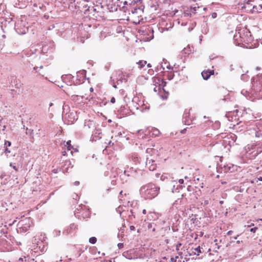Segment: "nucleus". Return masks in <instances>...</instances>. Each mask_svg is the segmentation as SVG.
<instances>
[{"label":"nucleus","instance_id":"8fccbe9b","mask_svg":"<svg viewBox=\"0 0 262 262\" xmlns=\"http://www.w3.org/2000/svg\"><path fill=\"white\" fill-rule=\"evenodd\" d=\"M240 242H240L239 241H237V242H236L237 244H239V243H240Z\"/></svg>","mask_w":262,"mask_h":262},{"label":"nucleus","instance_id":"aec40b11","mask_svg":"<svg viewBox=\"0 0 262 262\" xmlns=\"http://www.w3.org/2000/svg\"><path fill=\"white\" fill-rule=\"evenodd\" d=\"M153 150H153V149H152V148H147V149H146V152H147V153H148V154H151V152H152Z\"/></svg>","mask_w":262,"mask_h":262},{"label":"nucleus","instance_id":"4468645a","mask_svg":"<svg viewBox=\"0 0 262 262\" xmlns=\"http://www.w3.org/2000/svg\"><path fill=\"white\" fill-rule=\"evenodd\" d=\"M202 253V251L201 250V248H200V246H198V247L194 248V249H193L192 251V253L194 254V255H196L197 256H199L200 253Z\"/></svg>","mask_w":262,"mask_h":262},{"label":"nucleus","instance_id":"c03bdc74","mask_svg":"<svg viewBox=\"0 0 262 262\" xmlns=\"http://www.w3.org/2000/svg\"><path fill=\"white\" fill-rule=\"evenodd\" d=\"M90 91L91 92H93V89L92 88H90Z\"/></svg>","mask_w":262,"mask_h":262},{"label":"nucleus","instance_id":"2eb2a0df","mask_svg":"<svg viewBox=\"0 0 262 262\" xmlns=\"http://www.w3.org/2000/svg\"><path fill=\"white\" fill-rule=\"evenodd\" d=\"M137 64L139 66V68L140 69H141L142 68H143L145 66V64H146V61H143V60H140L138 62H137Z\"/></svg>","mask_w":262,"mask_h":262},{"label":"nucleus","instance_id":"79ce46f5","mask_svg":"<svg viewBox=\"0 0 262 262\" xmlns=\"http://www.w3.org/2000/svg\"><path fill=\"white\" fill-rule=\"evenodd\" d=\"M185 130H186L185 129H184L182 130L181 131V133H183H183H185Z\"/></svg>","mask_w":262,"mask_h":262},{"label":"nucleus","instance_id":"3c124183","mask_svg":"<svg viewBox=\"0 0 262 262\" xmlns=\"http://www.w3.org/2000/svg\"><path fill=\"white\" fill-rule=\"evenodd\" d=\"M42 68H43V67H42V66H40V67H39V68H40V69H42Z\"/></svg>","mask_w":262,"mask_h":262},{"label":"nucleus","instance_id":"2f4dec72","mask_svg":"<svg viewBox=\"0 0 262 262\" xmlns=\"http://www.w3.org/2000/svg\"><path fill=\"white\" fill-rule=\"evenodd\" d=\"M204 205H207L209 204V201L208 200H205L204 202Z\"/></svg>","mask_w":262,"mask_h":262},{"label":"nucleus","instance_id":"1a4fd4ad","mask_svg":"<svg viewBox=\"0 0 262 262\" xmlns=\"http://www.w3.org/2000/svg\"><path fill=\"white\" fill-rule=\"evenodd\" d=\"M214 74V71L207 70H204L202 72V76L204 79L207 80L210 77L211 75Z\"/></svg>","mask_w":262,"mask_h":262},{"label":"nucleus","instance_id":"72a5a7b5","mask_svg":"<svg viewBox=\"0 0 262 262\" xmlns=\"http://www.w3.org/2000/svg\"><path fill=\"white\" fill-rule=\"evenodd\" d=\"M245 76H246V75H245L243 74V75L241 76V78H242V79L244 80V79H245Z\"/></svg>","mask_w":262,"mask_h":262},{"label":"nucleus","instance_id":"393cba45","mask_svg":"<svg viewBox=\"0 0 262 262\" xmlns=\"http://www.w3.org/2000/svg\"><path fill=\"white\" fill-rule=\"evenodd\" d=\"M257 229V228L256 227H255V228H251L250 229V231L254 233V232H255V231H256Z\"/></svg>","mask_w":262,"mask_h":262},{"label":"nucleus","instance_id":"5fc2aeb1","mask_svg":"<svg viewBox=\"0 0 262 262\" xmlns=\"http://www.w3.org/2000/svg\"><path fill=\"white\" fill-rule=\"evenodd\" d=\"M19 260H23V259H22L21 258H19Z\"/></svg>","mask_w":262,"mask_h":262},{"label":"nucleus","instance_id":"9b49d317","mask_svg":"<svg viewBox=\"0 0 262 262\" xmlns=\"http://www.w3.org/2000/svg\"><path fill=\"white\" fill-rule=\"evenodd\" d=\"M158 219V214L155 212H150L147 216V220L149 221H154Z\"/></svg>","mask_w":262,"mask_h":262},{"label":"nucleus","instance_id":"c9c22d12","mask_svg":"<svg viewBox=\"0 0 262 262\" xmlns=\"http://www.w3.org/2000/svg\"><path fill=\"white\" fill-rule=\"evenodd\" d=\"M124 173L128 176H129V174L127 173V171L126 170H124Z\"/></svg>","mask_w":262,"mask_h":262},{"label":"nucleus","instance_id":"49530a36","mask_svg":"<svg viewBox=\"0 0 262 262\" xmlns=\"http://www.w3.org/2000/svg\"><path fill=\"white\" fill-rule=\"evenodd\" d=\"M238 236V235H237L236 236L234 237V239H237V238Z\"/></svg>","mask_w":262,"mask_h":262},{"label":"nucleus","instance_id":"603ef678","mask_svg":"<svg viewBox=\"0 0 262 262\" xmlns=\"http://www.w3.org/2000/svg\"><path fill=\"white\" fill-rule=\"evenodd\" d=\"M122 193V191H121L120 192V194H121Z\"/></svg>","mask_w":262,"mask_h":262},{"label":"nucleus","instance_id":"09e8293b","mask_svg":"<svg viewBox=\"0 0 262 262\" xmlns=\"http://www.w3.org/2000/svg\"><path fill=\"white\" fill-rule=\"evenodd\" d=\"M147 67H151V66H150V64L149 63V64H148Z\"/></svg>","mask_w":262,"mask_h":262},{"label":"nucleus","instance_id":"6ab92c4d","mask_svg":"<svg viewBox=\"0 0 262 262\" xmlns=\"http://www.w3.org/2000/svg\"><path fill=\"white\" fill-rule=\"evenodd\" d=\"M66 146H67V149L70 150L71 149V141L69 140L67 142Z\"/></svg>","mask_w":262,"mask_h":262},{"label":"nucleus","instance_id":"39448f33","mask_svg":"<svg viewBox=\"0 0 262 262\" xmlns=\"http://www.w3.org/2000/svg\"><path fill=\"white\" fill-rule=\"evenodd\" d=\"M192 119L190 118V114L189 112H185L183 116V122L185 125H189L192 124Z\"/></svg>","mask_w":262,"mask_h":262},{"label":"nucleus","instance_id":"de8ad7c7","mask_svg":"<svg viewBox=\"0 0 262 262\" xmlns=\"http://www.w3.org/2000/svg\"><path fill=\"white\" fill-rule=\"evenodd\" d=\"M134 228V226H131V227H130V229H131L132 230V229H133Z\"/></svg>","mask_w":262,"mask_h":262},{"label":"nucleus","instance_id":"7c9ffc66","mask_svg":"<svg viewBox=\"0 0 262 262\" xmlns=\"http://www.w3.org/2000/svg\"><path fill=\"white\" fill-rule=\"evenodd\" d=\"M79 184V181H75L74 182V185L75 186H78Z\"/></svg>","mask_w":262,"mask_h":262},{"label":"nucleus","instance_id":"864d4df0","mask_svg":"<svg viewBox=\"0 0 262 262\" xmlns=\"http://www.w3.org/2000/svg\"><path fill=\"white\" fill-rule=\"evenodd\" d=\"M29 132L30 131L31 132H33V130H29Z\"/></svg>","mask_w":262,"mask_h":262},{"label":"nucleus","instance_id":"5701e85b","mask_svg":"<svg viewBox=\"0 0 262 262\" xmlns=\"http://www.w3.org/2000/svg\"><path fill=\"white\" fill-rule=\"evenodd\" d=\"M179 202H181V201L179 200H176L175 202L173 203V205H175L177 207V205L179 203Z\"/></svg>","mask_w":262,"mask_h":262},{"label":"nucleus","instance_id":"dca6fc26","mask_svg":"<svg viewBox=\"0 0 262 262\" xmlns=\"http://www.w3.org/2000/svg\"><path fill=\"white\" fill-rule=\"evenodd\" d=\"M152 135L155 136H158L159 134H160L159 130L156 128L152 129Z\"/></svg>","mask_w":262,"mask_h":262},{"label":"nucleus","instance_id":"a18cd8bd","mask_svg":"<svg viewBox=\"0 0 262 262\" xmlns=\"http://www.w3.org/2000/svg\"><path fill=\"white\" fill-rule=\"evenodd\" d=\"M241 41L245 42V40L243 39V38L241 39Z\"/></svg>","mask_w":262,"mask_h":262},{"label":"nucleus","instance_id":"cd10ccee","mask_svg":"<svg viewBox=\"0 0 262 262\" xmlns=\"http://www.w3.org/2000/svg\"><path fill=\"white\" fill-rule=\"evenodd\" d=\"M111 102L112 103H114L115 102V98L114 97H112L111 99Z\"/></svg>","mask_w":262,"mask_h":262},{"label":"nucleus","instance_id":"7ed1b4c3","mask_svg":"<svg viewBox=\"0 0 262 262\" xmlns=\"http://www.w3.org/2000/svg\"><path fill=\"white\" fill-rule=\"evenodd\" d=\"M11 142L9 141L5 140L4 143V153L7 158H10L12 156H15V153H13L12 148H10Z\"/></svg>","mask_w":262,"mask_h":262},{"label":"nucleus","instance_id":"4be33fe9","mask_svg":"<svg viewBox=\"0 0 262 262\" xmlns=\"http://www.w3.org/2000/svg\"><path fill=\"white\" fill-rule=\"evenodd\" d=\"M118 247L119 249H121L123 247V243H119L118 244Z\"/></svg>","mask_w":262,"mask_h":262},{"label":"nucleus","instance_id":"c85d7f7f","mask_svg":"<svg viewBox=\"0 0 262 262\" xmlns=\"http://www.w3.org/2000/svg\"><path fill=\"white\" fill-rule=\"evenodd\" d=\"M10 166H12V167H13V168L14 169H15L16 171H17V169L16 167V166H14V165H13L12 163H11V164H10Z\"/></svg>","mask_w":262,"mask_h":262},{"label":"nucleus","instance_id":"f8f14e48","mask_svg":"<svg viewBox=\"0 0 262 262\" xmlns=\"http://www.w3.org/2000/svg\"><path fill=\"white\" fill-rule=\"evenodd\" d=\"M175 183H176L172 181L169 184V187L173 193L178 192L179 186L178 185L176 186Z\"/></svg>","mask_w":262,"mask_h":262},{"label":"nucleus","instance_id":"412c9836","mask_svg":"<svg viewBox=\"0 0 262 262\" xmlns=\"http://www.w3.org/2000/svg\"><path fill=\"white\" fill-rule=\"evenodd\" d=\"M178 256H176V257H172L170 259V260L171 262H176L177 259L178 258Z\"/></svg>","mask_w":262,"mask_h":262},{"label":"nucleus","instance_id":"37998d69","mask_svg":"<svg viewBox=\"0 0 262 262\" xmlns=\"http://www.w3.org/2000/svg\"><path fill=\"white\" fill-rule=\"evenodd\" d=\"M253 225H254V224H251V225H248V227H251V226H253Z\"/></svg>","mask_w":262,"mask_h":262},{"label":"nucleus","instance_id":"a19ab883","mask_svg":"<svg viewBox=\"0 0 262 262\" xmlns=\"http://www.w3.org/2000/svg\"><path fill=\"white\" fill-rule=\"evenodd\" d=\"M53 105V103L52 102L49 103V106L51 107Z\"/></svg>","mask_w":262,"mask_h":262},{"label":"nucleus","instance_id":"bb28decb","mask_svg":"<svg viewBox=\"0 0 262 262\" xmlns=\"http://www.w3.org/2000/svg\"><path fill=\"white\" fill-rule=\"evenodd\" d=\"M216 16H217V14H216V13H213L212 14V18H216Z\"/></svg>","mask_w":262,"mask_h":262},{"label":"nucleus","instance_id":"f257e3e1","mask_svg":"<svg viewBox=\"0 0 262 262\" xmlns=\"http://www.w3.org/2000/svg\"><path fill=\"white\" fill-rule=\"evenodd\" d=\"M160 189V186L155 184L148 183L140 188V194L145 199H152L157 196Z\"/></svg>","mask_w":262,"mask_h":262},{"label":"nucleus","instance_id":"a878e982","mask_svg":"<svg viewBox=\"0 0 262 262\" xmlns=\"http://www.w3.org/2000/svg\"><path fill=\"white\" fill-rule=\"evenodd\" d=\"M238 36L241 37V35H240L239 33H238ZM237 37H238V34H236L234 35V38L236 40V39H237Z\"/></svg>","mask_w":262,"mask_h":262},{"label":"nucleus","instance_id":"9d476101","mask_svg":"<svg viewBox=\"0 0 262 262\" xmlns=\"http://www.w3.org/2000/svg\"><path fill=\"white\" fill-rule=\"evenodd\" d=\"M155 161L152 160H148L147 159V162L146 163V167L149 169L150 171H153L156 168V164L154 163Z\"/></svg>","mask_w":262,"mask_h":262},{"label":"nucleus","instance_id":"473e14b6","mask_svg":"<svg viewBox=\"0 0 262 262\" xmlns=\"http://www.w3.org/2000/svg\"><path fill=\"white\" fill-rule=\"evenodd\" d=\"M179 182L180 184H183L184 182V180L183 179H180L179 180Z\"/></svg>","mask_w":262,"mask_h":262},{"label":"nucleus","instance_id":"f3484780","mask_svg":"<svg viewBox=\"0 0 262 262\" xmlns=\"http://www.w3.org/2000/svg\"><path fill=\"white\" fill-rule=\"evenodd\" d=\"M97 242V238L95 237H92L89 239V242L92 244H94Z\"/></svg>","mask_w":262,"mask_h":262},{"label":"nucleus","instance_id":"ddd939ff","mask_svg":"<svg viewBox=\"0 0 262 262\" xmlns=\"http://www.w3.org/2000/svg\"><path fill=\"white\" fill-rule=\"evenodd\" d=\"M161 80L158 78H155L154 79V81L156 82V83H157L159 84V85L158 86H155L154 88V91L155 92H159L160 90H161V86H160V82H161Z\"/></svg>","mask_w":262,"mask_h":262},{"label":"nucleus","instance_id":"423d86ee","mask_svg":"<svg viewBox=\"0 0 262 262\" xmlns=\"http://www.w3.org/2000/svg\"><path fill=\"white\" fill-rule=\"evenodd\" d=\"M76 226L74 224H71L63 231V233L66 235L73 234L76 231Z\"/></svg>","mask_w":262,"mask_h":262},{"label":"nucleus","instance_id":"20e7f679","mask_svg":"<svg viewBox=\"0 0 262 262\" xmlns=\"http://www.w3.org/2000/svg\"><path fill=\"white\" fill-rule=\"evenodd\" d=\"M25 22L23 21H18L15 26V29L17 33L19 34H24L28 31V27L25 26Z\"/></svg>","mask_w":262,"mask_h":262},{"label":"nucleus","instance_id":"ea45409f","mask_svg":"<svg viewBox=\"0 0 262 262\" xmlns=\"http://www.w3.org/2000/svg\"><path fill=\"white\" fill-rule=\"evenodd\" d=\"M56 235H59V233H60V231H56Z\"/></svg>","mask_w":262,"mask_h":262},{"label":"nucleus","instance_id":"c756f323","mask_svg":"<svg viewBox=\"0 0 262 262\" xmlns=\"http://www.w3.org/2000/svg\"><path fill=\"white\" fill-rule=\"evenodd\" d=\"M232 232H232V231L230 230V231H229L227 232V235H231V234H232Z\"/></svg>","mask_w":262,"mask_h":262},{"label":"nucleus","instance_id":"6e6552de","mask_svg":"<svg viewBox=\"0 0 262 262\" xmlns=\"http://www.w3.org/2000/svg\"><path fill=\"white\" fill-rule=\"evenodd\" d=\"M122 255L125 258L128 259H132L136 258V257H135V256L134 254V250H129L125 251L123 253Z\"/></svg>","mask_w":262,"mask_h":262},{"label":"nucleus","instance_id":"58836bf2","mask_svg":"<svg viewBox=\"0 0 262 262\" xmlns=\"http://www.w3.org/2000/svg\"><path fill=\"white\" fill-rule=\"evenodd\" d=\"M259 181H262V177H260L258 178Z\"/></svg>","mask_w":262,"mask_h":262},{"label":"nucleus","instance_id":"a211bd4d","mask_svg":"<svg viewBox=\"0 0 262 262\" xmlns=\"http://www.w3.org/2000/svg\"><path fill=\"white\" fill-rule=\"evenodd\" d=\"M67 94L69 95V96H71L72 97H73V99L77 96V95L75 96L74 94H73V93H72V92H71V91H70L69 90H68L67 92Z\"/></svg>","mask_w":262,"mask_h":262},{"label":"nucleus","instance_id":"0eeeda50","mask_svg":"<svg viewBox=\"0 0 262 262\" xmlns=\"http://www.w3.org/2000/svg\"><path fill=\"white\" fill-rule=\"evenodd\" d=\"M246 8H251V7H252L253 11L254 12H258L261 9H262V7L260 5H258V6H255L254 5H253L251 3V1H248L247 2V4H246L245 6Z\"/></svg>","mask_w":262,"mask_h":262},{"label":"nucleus","instance_id":"f704fd0d","mask_svg":"<svg viewBox=\"0 0 262 262\" xmlns=\"http://www.w3.org/2000/svg\"><path fill=\"white\" fill-rule=\"evenodd\" d=\"M38 68V67H34V70H35L36 72H38V71L37 70Z\"/></svg>","mask_w":262,"mask_h":262},{"label":"nucleus","instance_id":"b1692460","mask_svg":"<svg viewBox=\"0 0 262 262\" xmlns=\"http://www.w3.org/2000/svg\"><path fill=\"white\" fill-rule=\"evenodd\" d=\"M181 246V243H179L177 245H176V250L177 251H179V248Z\"/></svg>","mask_w":262,"mask_h":262},{"label":"nucleus","instance_id":"f03ea898","mask_svg":"<svg viewBox=\"0 0 262 262\" xmlns=\"http://www.w3.org/2000/svg\"><path fill=\"white\" fill-rule=\"evenodd\" d=\"M31 221L30 218L26 217L20 221L17 226L20 232H26L29 230L31 226Z\"/></svg>","mask_w":262,"mask_h":262},{"label":"nucleus","instance_id":"e433bc0d","mask_svg":"<svg viewBox=\"0 0 262 262\" xmlns=\"http://www.w3.org/2000/svg\"><path fill=\"white\" fill-rule=\"evenodd\" d=\"M142 213H143V214H146V210L145 209H143V210H142Z\"/></svg>","mask_w":262,"mask_h":262},{"label":"nucleus","instance_id":"4c0bfd02","mask_svg":"<svg viewBox=\"0 0 262 262\" xmlns=\"http://www.w3.org/2000/svg\"><path fill=\"white\" fill-rule=\"evenodd\" d=\"M255 90L256 91H259L260 92V91H261L262 89H261L258 88H257Z\"/></svg>","mask_w":262,"mask_h":262}]
</instances>
